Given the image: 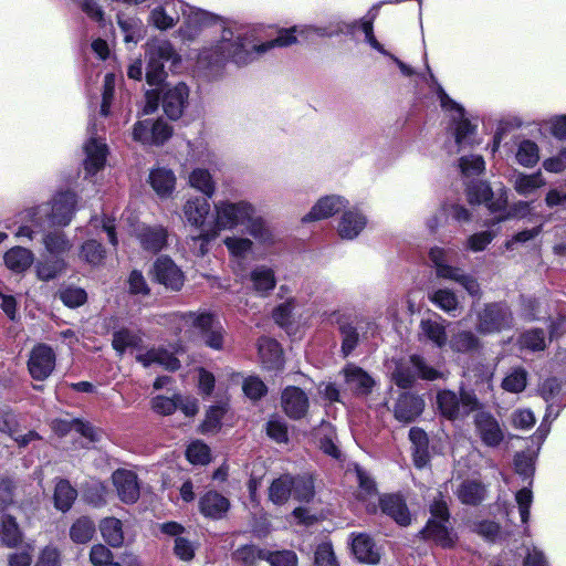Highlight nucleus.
Here are the masks:
<instances>
[{
  "label": "nucleus",
  "mask_w": 566,
  "mask_h": 566,
  "mask_svg": "<svg viewBox=\"0 0 566 566\" xmlns=\"http://www.w3.org/2000/svg\"><path fill=\"white\" fill-rule=\"evenodd\" d=\"M338 32H340V29L327 31L325 28L311 25L293 27L281 29L273 40L251 45L242 33L235 34L231 29H223L220 40L211 48L203 50L200 60L210 64H219L228 60H232L237 64H247L251 61L253 53L263 54L273 48H285L294 44L297 40L295 33L310 40L314 35L332 36Z\"/></svg>",
  "instance_id": "1"
},
{
  "label": "nucleus",
  "mask_w": 566,
  "mask_h": 566,
  "mask_svg": "<svg viewBox=\"0 0 566 566\" xmlns=\"http://www.w3.org/2000/svg\"><path fill=\"white\" fill-rule=\"evenodd\" d=\"M254 213L255 207L245 200L216 201L213 203V227L208 231H202L198 235L191 237V240L208 243L217 238L222 230H232L239 226H244Z\"/></svg>",
  "instance_id": "2"
},
{
  "label": "nucleus",
  "mask_w": 566,
  "mask_h": 566,
  "mask_svg": "<svg viewBox=\"0 0 566 566\" xmlns=\"http://www.w3.org/2000/svg\"><path fill=\"white\" fill-rule=\"evenodd\" d=\"M75 202L73 192H63L56 196L51 205H42L28 211V217L31 222H35L36 227H42V222L48 226L64 227L72 219Z\"/></svg>",
  "instance_id": "3"
},
{
  "label": "nucleus",
  "mask_w": 566,
  "mask_h": 566,
  "mask_svg": "<svg viewBox=\"0 0 566 566\" xmlns=\"http://www.w3.org/2000/svg\"><path fill=\"white\" fill-rule=\"evenodd\" d=\"M436 401L441 416L451 421L465 418L479 407L476 396L464 389H461L459 394L449 389L440 390Z\"/></svg>",
  "instance_id": "4"
},
{
  "label": "nucleus",
  "mask_w": 566,
  "mask_h": 566,
  "mask_svg": "<svg viewBox=\"0 0 566 566\" xmlns=\"http://www.w3.org/2000/svg\"><path fill=\"white\" fill-rule=\"evenodd\" d=\"M53 226L42 222V227H36L35 222H31L30 226H22L17 231L18 238H27L29 240H35L38 235H41V241L48 251V253L60 256L69 252L73 244L65 237V234L57 229L51 230Z\"/></svg>",
  "instance_id": "5"
},
{
  "label": "nucleus",
  "mask_w": 566,
  "mask_h": 566,
  "mask_svg": "<svg viewBox=\"0 0 566 566\" xmlns=\"http://www.w3.org/2000/svg\"><path fill=\"white\" fill-rule=\"evenodd\" d=\"M147 54L148 65L146 78L150 85H157L163 82L165 76V63H170V67H174L180 61L172 45L165 40H158L150 43L148 45Z\"/></svg>",
  "instance_id": "6"
},
{
  "label": "nucleus",
  "mask_w": 566,
  "mask_h": 566,
  "mask_svg": "<svg viewBox=\"0 0 566 566\" xmlns=\"http://www.w3.org/2000/svg\"><path fill=\"white\" fill-rule=\"evenodd\" d=\"M451 252V250L439 247L430 250L429 256L434 264L437 276L458 282L469 294L478 295L480 292L478 281L473 276L463 273L461 269L448 264V255Z\"/></svg>",
  "instance_id": "7"
},
{
  "label": "nucleus",
  "mask_w": 566,
  "mask_h": 566,
  "mask_svg": "<svg viewBox=\"0 0 566 566\" xmlns=\"http://www.w3.org/2000/svg\"><path fill=\"white\" fill-rule=\"evenodd\" d=\"M187 325L193 327L203 344L212 349H221L223 345V327L210 313H192L184 315Z\"/></svg>",
  "instance_id": "8"
},
{
  "label": "nucleus",
  "mask_w": 566,
  "mask_h": 566,
  "mask_svg": "<svg viewBox=\"0 0 566 566\" xmlns=\"http://www.w3.org/2000/svg\"><path fill=\"white\" fill-rule=\"evenodd\" d=\"M431 517L428 521L423 535L427 538L433 539L441 546H449L452 538L449 532V510L446 500L439 492L438 496L433 497L430 505Z\"/></svg>",
  "instance_id": "9"
},
{
  "label": "nucleus",
  "mask_w": 566,
  "mask_h": 566,
  "mask_svg": "<svg viewBox=\"0 0 566 566\" xmlns=\"http://www.w3.org/2000/svg\"><path fill=\"white\" fill-rule=\"evenodd\" d=\"M512 315L503 304H489L478 314L475 328L481 334L497 333L511 326Z\"/></svg>",
  "instance_id": "10"
},
{
  "label": "nucleus",
  "mask_w": 566,
  "mask_h": 566,
  "mask_svg": "<svg viewBox=\"0 0 566 566\" xmlns=\"http://www.w3.org/2000/svg\"><path fill=\"white\" fill-rule=\"evenodd\" d=\"M438 96L443 109L452 112V120L454 123V136L457 144L462 147L469 144V137L474 133L475 127L464 118V108L455 103L448 94L439 86Z\"/></svg>",
  "instance_id": "11"
},
{
  "label": "nucleus",
  "mask_w": 566,
  "mask_h": 566,
  "mask_svg": "<svg viewBox=\"0 0 566 566\" xmlns=\"http://www.w3.org/2000/svg\"><path fill=\"white\" fill-rule=\"evenodd\" d=\"M170 136L171 127L161 119L138 120L133 129V138L144 145H161Z\"/></svg>",
  "instance_id": "12"
},
{
  "label": "nucleus",
  "mask_w": 566,
  "mask_h": 566,
  "mask_svg": "<svg viewBox=\"0 0 566 566\" xmlns=\"http://www.w3.org/2000/svg\"><path fill=\"white\" fill-rule=\"evenodd\" d=\"M55 367V354L53 349L45 345H36L29 357L28 368L33 379L44 380Z\"/></svg>",
  "instance_id": "13"
},
{
  "label": "nucleus",
  "mask_w": 566,
  "mask_h": 566,
  "mask_svg": "<svg viewBox=\"0 0 566 566\" xmlns=\"http://www.w3.org/2000/svg\"><path fill=\"white\" fill-rule=\"evenodd\" d=\"M151 274L158 283L172 291H179L185 282L182 271L167 256H160L156 260Z\"/></svg>",
  "instance_id": "14"
},
{
  "label": "nucleus",
  "mask_w": 566,
  "mask_h": 566,
  "mask_svg": "<svg viewBox=\"0 0 566 566\" xmlns=\"http://www.w3.org/2000/svg\"><path fill=\"white\" fill-rule=\"evenodd\" d=\"M474 426L481 441L488 447L495 448L504 439L503 429L490 412H478L474 417Z\"/></svg>",
  "instance_id": "15"
},
{
  "label": "nucleus",
  "mask_w": 566,
  "mask_h": 566,
  "mask_svg": "<svg viewBox=\"0 0 566 566\" xmlns=\"http://www.w3.org/2000/svg\"><path fill=\"white\" fill-rule=\"evenodd\" d=\"M95 125L90 127L91 137L84 145V168L88 175H95L104 168L107 157V146L101 139L94 137Z\"/></svg>",
  "instance_id": "16"
},
{
  "label": "nucleus",
  "mask_w": 566,
  "mask_h": 566,
  "mask_svg": "<svg viewBox=\"0 0 566 566\" xmlns=\"http://www.w3.org/2000/svg\"><path fill=\"white\" fill-rule=\"evenodd\" d=\"M281 406L287 417L301 419L306 415L310 401L304 390L295 386H289L282 392Z\"/></svg>",
  "instance_id": "17"
},
{
  "label": "nucleus",
  "mask_w": 566,
  "mask_h": 566,
  "mask_svg": "<svg viewBox=\"0 0 566 566\" xmlns=\"http://www.w3.org/2000/svg\"><path fill=\"white\" fill-rule=\"evenodd\" d=\"M210 211L211 206L209 201L200 197L189 198L182 206V214L186 222L189 226L199 229L200 232L209 230L205 229V224Z\"/></svg>",
  "instance_id": "18"
},
{
  "label": "nucleus",
  "mask_w": 566,
  "mask_h": 566,
  "mask_svg": "<svg viewBox=\"0 0 566 566\" xmlns=\"http://www.w3.org/2000/svg\"><path fill=\"white\" fill-rule=\"evenodd\" d=\"M118 497L125 503H135L139 497L137 475L129 470H116L112 475Z\"/></svg>",
  "instance_id": "19"
},
{
  "label": "nucleus",
  "mask_w": 566,
  "mask_h": 566,
  "mask_svg": "<svg viewBox=\"0 0 566 566\" xmlns=\"http://www.w3.org/2000/svg\"><path fill=\"white\" fill-rule=\"evenodd\" d=\"M189 91L185 83L167 87L163 96V108L168 117L177 119L182 115L188 101Z\"/></svg>",
  "instance_id": "20"
},
{
  "label": "nucleus",
  "mask_w": 566,
  "mask_h": 566,
  "mask_svg": "<svg viewBox=\"0 0 566 566\" xmlns=\"http://www.w3.org/2000/svg\"><path fill=\"white\" fill-rule=\"evenodd\" d=\"M252 291L261 296H268L276 286L275 272L272 268L261 264L254 266L248 274Z\"/></svg>",
  "instance_id": "21"
},
{
  "label": "nucleus",
  "mask_w": 566,
  "mask_h": 566,
  "mask_svg": "<svg viewBox=\"0 0 566 566\" xmlns=\"http://www.w3.org/2000/svg\"><path fill=\"white\" fill-rule=\"evenodd\" d=\"M137 239L143 250L158 253L167 245L168 231L163 226H144L138 230Z\"/></svg>",
  "instance_id": "22"
},
{
  "label": "nucleus",
  "mask_w": 566,
  "mask_h": 566,
  "mask_svg": "<svg viewBox=\"0 0 566 566\" xmlns=\"http://www.w3.org/2000/svg\"><path fill=\"white\" fill-rule=\"evenodd\" d=\"M424 408V401L419 396L409 392L402 394L395 406V417L397 420L408 423L421 415Z\"/></svg>",
  "instance_id": "23"
},
{
  "label": "nucleus",
  "mask_w": 566,
  "mask_h": 566,
  "mask_svg": "<svg viewBox=\"0 0 566 566\" xmlns=\"http://www.w3.org/2000/svg\"><path fill=\"white\" fill-rule=\"evenodd\" d=\"M347 203L348 201L340 196L323 197L313 206L311 211L303 217V221H316L329 218L342 208L346 207Z\"/></svg>",
  "instance_id": "24"
},
{
  "label": "nucleus",
  "mask_w": 566,
  "mask_h": 566,
  "mask_svg": "<svg viewBox=\"0 0 566 566\" xmlns=\"http://www.w3.org/2000/svg\"><path fill=\"white\" fill-rule=\"evenodd\" d=\"M229 500L216 491H209L200 497V512L209 518L219 520L228 512Z\"/></svg>",
  "instance_id": "25"
},
{
  "label": "nucleus",
  "mask_w": 566,
  "mask_h": 566,
  "mask_svg": "<svg viewBox=\"0 0 566 566\" xmlns=\"http://www.w3.org/2000/svg\"><path fill=\"white\" fill-rule=\"evenodd\" d=\"M136 359L144 367L158 365L168 370H177L180 367L179 360L171 353L161 347L150 348L146 353L138 354Z\"/></svg>",
  "instance_id": "26"
},
{
  "label": "nucleus",
  "mask_w": 566,
  "mask_h": 566,
  "mask_svg": "<svg viewBox=\"0 0 566 566\" xmlns=\"http://www.w3.org/2000/svg\"><path fill=\"white\" fill-rule=\"evenodd\" d=\"M149 184L160 198L169 197L176 187V176L171 169L158 167L150 171Z\"/></svg>",
  "instance_id": "27"
},
{
  "label": "nucleus",
  "mask_w": 566,
  "mask_h": 566,
  "mask_svg": "<svg viewBox=\"0 0 566 566\" xmlns=\"http://www.w3.org/2000/svg\"><path fill=\"white\" fill-rule=\"evenodd\" d=\"M366 224L367 220L364 214L357 210H348L343 213L337 231L340 238L352 240L363 231Z\"/></svg>",
  "instance_id": "28"
},
{
  "label": "nucleus",
  "mask_w": 566,
  "mask_h": 566,
  "mask_svg": "<svg viewBox=\"0 0 566 566\" xmlns=\"http://www.w3.org/2000/svg\"><path fill=\"white\" fill-rule=\"evenodd\" d=\"M352 551L356 558L363 563L377 564L380 554L374 541L367 534H357L352 542Z\"/></svg>",
  "instance_id": "29"
},
{
  "label": "nucleus",
  "mask_w": 566,
  "mask_h": 566,
  "mask_svg": "<svg viewBox=\"0 0 566 566\" xmlns=\"http://www.w3.org/2000/svg\"><path fill=\"white\" fill-rule=\"evenodd\" d=\"M418 335L420 340L431 342L439 348H443L448 343L446 326L436 319H421Z\"/></svg>",
  "instance_id": "30"
},
{
  "label": "nucleus",
  "mask_w": 566,
  "mask_h": 566,
  "mask_svg": "<svg viewBox=\"0 0 566 566\" xmlns=\"http://www.w3.org/2000/svg\"><path fill=\"white\" fill-rule=\"evenodd\" d=\"M381 510L398 524L406 526L410 523V514L403 500L398 495H385L379 499Z\"/></svg>",
  "instance_id": "31"
},
{
  "label": "nucleus",
  "mask_w": 566,
  "mask_h": 566,
  "mask_svg": "<svg viewBox=\"0 0 566 566\" xmlns=\"http://www.w3.org/2000/svg\"><path fill=\"white\" fill-rule=\"evenodd\" d=\"M346 382L350 390L358 395H368L374 386L373 378L356 366H348L344 370Z\"/></svg>",
  "instance_id": "32"
},
{
  "label": "nucleus",
  "mask_w": 566,
  "mask_h": 566,
  "mask_svg": "<svg viewBox=\"0 0 566 566\" xmlns=\"http://www.w3.org/2000/svg\"><path fill=\"white\" fill-rule=\"evenodd\" d=\"M3 259L9 270L21 273L31 266L34 255L29 249L14 247L6 252Z\"/></svg>",
  "instance_id": "33"
},
{
  "label": "nucleus",
  "mask_w": 566,
  "mask_h": 566,
  "mask_svg": "<svg viewBox=\"0 0 566 566\" xmlns=\"http://www.w3.org/2000/svg\"><path fill=\"white\" fill-rule=\"evenodd\" d=\"M247 232L260 244L272 245L275 242V237L271 228L260 216H251V219L244 224Z\"/></svg>",
  "instance_id": "34"
},
{
  "label": "nucleus",
  "mask_w": 566,
  "mask_h": 566,
  "mask_svg": "<svg viewBox=\"0 0 566 566\" xmlns=\"http://www.w3.org/2000/svg\"><path fill=\"white\" fill-rule=\"evenodd\" d=\"M259 354L262 363L268 368H280L282 365V350L279 343L269 337L259 340Z\"/></svg>",
  "instance_id": "35"
},
{
  "label": "nucleus",
  "mask_w": 566,
  "mask_h": 566,
  "mask_svg": "<svg viewBox=\"0 0 566 566\" xmlns=\"http://www.w3.org/2000/svg\"><path fill=\"white\" fill-rule=\"evenodd\" d=\"M545 179L541 172H518L513 180L515 191L521 196H530L541 187L545 186Z\"/></svg>",
  "instance_id": "36"
},
{
  "label": "nucleus",
  "mask_w": 566,
  "mask_h": 566,
  "mask_svg": "<svg viewBox=\"0 0 566 566\" xmlns=\"http://www.w3.org/2000/svg\"><path fill=\"white\" fill-rule=\"evenodd\" d=\"M99 531L105 542L113 546L119 547L124 543L123 524L118 518L105 517L99 523Z\"/></svg>",
  "instance_id": "37"
},
{
  "label": "nucleus",
  "mask_w": 566,
  "mask_h": 566,
  "mask_svg": "<svg viewBox=\"0 0 566 566\" xmlns=\"http://www.w3.org/2000/svg\"><path fill=\"white\" fill-rule=\"evenodd\" d=\"M218 17L197 8H190L186 14L187 29L185 33L188 36H193L201 28L210 25L217 21Z\"/></svg>",
  "instance_id": "38"
},
{
  "label": "nucleus",
  "mask_w": 566,
  "mask_h": 566,
  "mask_svg": "<svg viewBox=\"0 0 566 566\" xmlns=\"http://www.w3.org/2000/svg\"><path fill=\"white\" fill-rule=\"evenodd\" d=\"M293 476L285 474L272 482L269 489L270 500L277 505L284 504L293 494Z\"/></svg>",
  "instance_id": "39"
},
{
  "label": "nucleus",
  "mask_w": 566,
  "mask_h": 566,
  "mask_svg": "<svg viewBox=\"0 0 566 566\" xmlns=\"http://www.w3.org/2000/svg\"><path fill=\"white\" fill-rule=\"evenodd\" d=\"M455 353L467 354L480 347L479 338L470 331L454 333L447 343Z\"/></svg>",
  "instance_id": "40"
},
{
  "label": "nucleus",
  "mask_w": 566,
  "mask_h": 566,
  "mask_svg": "<svg viewBox=\"0 0 566 566\" xmlns=\"http://www.w3.org/2000/svg\"><path fill=\"white\" fill-rule=\"evenodd\" d=\"M77 496V491L70 484L67 480H60L54 490L55 507L62 512L71 509Z\"/></svg>",
  "instance_id": "41"
},
{
  "label": "nucleus",
  "mask_w": 566,
  "mask_h": 566,
  "mask_svg": "<svg viewBox=\"0 0 566 566\" xmlns=\"http://www.w3.org/2000/svg\"><path fill=\"white\" fill-rule=\"evenodd\" d=\"M94 522L86 517L77 518L70 528V537L76 544H85L90 542L95 534Z\"/></svg>",
  "instance_id": "42"
},
{
  "label": "nucleus",
  "mask_w": 566,
  "mask_h": 566,
  "mask_svg": "<svg viewBox=\"0 0 566 566\" xmlns=\"http://www.w3.org/2000/svg\"><path fill=\"white\" fill-rule=\"evenodd\" d=\"M142 337L139 334L122 328L113 334V348L122 355L126 349H135L139 347Z\"/></svg>",
  "instance_id": "43"
},
{
  "label": "nucleus",
  "mask_w": 566,
  "mask_h": 566,
  "mask_svg": "<svg viewBox=\"0 0 566 566\" xmlns=\"http://www.w3.org/2000/svg\"><path fill=\"white\" fill-rule=\"evenodd\" d=\"M0 538L8 547H15L22 541V533L15 520L6 515L0 523Z\"/></svg>",
  "instance_id": "44"
},
{
  "label": "nucleus",
  "mask_w": 566,
  "mask_h": 566,
  "mask_svg": "<svg viewBox=\"0 0 566 566\" xmlns=\"http://www.w3.org/2000/svg\"><path fill=\"white\" fill-rule=\"evenodd\" d=\"M223 244L231 256L245 259L253 251L254 243L249 238L229 235L223 239Z\"/></svg>",
  "instance_id": "45"
},
{
  "label": "nucleus",
  "mask_w": 566,
  "mask_h": 566,
  "mask_svg": "<svg viewBox=\"0 0 566 566\" xmlns=\"http://www.w3.org/2000/svg\"><path fill=\"white\" fill-rule=\"evenodd\" d=\"M66 262L62 258L41 261L36 264V276L41 281H51L61 275L66 269Z\"/></svg>",
  "instance_id": "46"
},
{
  "label": "nucleus",
  "mask_w": 566,
  "mask_h": 566,
  "mask_svg": "<svg viewBox=\"0 0 566 566\" xmlns=\"http://www.w3.org/2000/svg\"><path fill=\"white\" fill-rule=\"evenodd\" d=\"M189 184L207 197H212L216 190L214 181L207 169L196 168L189 175Z\"/></svg>",
  "instance_id": "47"
},
{
  "label": "nucleus",
  "mask_w": 566,
  "mask_h": 566,
  "mask_svg": "<svg viewBox=\"0 0 566 566\" xmlns=\"http://www.w3.org/2000/svg\"><path fill=\"white\" fill-rule=\"evenodd\" d=\"M457 494L462 503L476 505L484 499V488L478 482L465 481L460 485Z\"/></svg>",
  "instance_id": "48"
},
{
  "label": "nucleus",
  "mask_w": 566,
  "mask_h": 566,
  "mask_svg": "<svg viewBox=\"0 0 566 566\" xmlns=\"http://www.w3.org/2000/svg\"><path fill=\"white\" fill-rule=\"evenodd\" d=\"M410 364L417 371L418 376L423 380L433 381L446 378V374L442 370L431 366L423 357L419 355L410 356Z\"/></svg>",
  "instance_id": "49"
},
{
  "label": "nucleus",
  "mask_w": 566,
  "mask_h": 566,
  "mask_svg": "<svg viewBox=\"0 0 566 566\" xmlns=\"http://www.w3.org/2000/svg\"><path fill=\"white\" fill-rule=\"evenodd\" d=\"M117 23L124 33V41L126 43H137L143 36V23L139 19L127 18L122 14L117 17Z\"/></svg>",
  "instance_id": "50"
},
{
  "label": "nucleus",
  "mask_w": 566,
  "mask_h": 566,
  "mask_svg": "<svg viewBox=\"0 0 566 566\" xmlns=\"http://www.w3.org/2000/svg\"><path fill=\"white\" fill-rule=\"evenodd\" d=\"M431 302L440 310L455 316L454 312L459 308V300L450 290H437L430 295Z\"/></svg>",
  "instance_id": "51"
},
{
  "label": "nucleus",
  "mask_w": 566,
  "mask_h": 566,
  "mask_svg": "<svg viewBox=\"0 0 566 566\" xmlns=\"http://www.w3.org/2000/svg\"><path fill=\"white\" fill-rule=\"evenodd\" d=\"M527 384V373L523 368H514L502 380V388L505 391L518 394L522 392Z\"/></svg>",
  "instance_id": "52"
},
{
  "label": "nucleus",
  "mask_w": 566,
  "mask_h": 566,
  "mask_svg": "<svg viewBox=\"0 0 566 566\" xmlns=\"http://www.w3.org/2000/svg\"><path fill=\"white\" fill-rule=\"evenodd\" d=\"M268 551L260 549L255 545H244L233 553V558L245 566H252L258 560L266 558Z\"/></svg>",
  "instance_id": "53"
},
{
  "label": "nucleus",
  "mask_w": 566,
  "mask_h": 566,
  "mask_svg": "<svg viewBox=\"0 0 566 566\" xmlns=\"http://www.w3.org/2000/svg\"><path fill=\"white\" fill-rule=\"evenodd\" d=\"M539 159L538 147L534 142L523 140L516 151V160L525 167H533Z\"/></svg>",
  "instance_id": "54"
},
{
  "label": "nucleus",
  "mask_w": 566,
  "mask_h": 566,
  "mask_svg": "<svg viewBox=\"0 0 566 566\" xmlns=\"http://www.w3.org/2000/svg\"><path fill=\"white\" fill-rule=\"evenodd\" d=\"M81 259L92 265H98L105 258V250L102 244L95 240H87L82 247L80 252Z\"/></svg>",
  "instance_id": "55"
},
{
  "label": "nucleus",
  "mask_w": 566,
  "mask_h": 566,
  "mask_svg": "<svg viewBox=\"0 0 566 566\" xmlns=\"http://www.w3.org/2000/svg\"><path fill=\"white\" fill-rule=\"evenodd\" d=\"M518 344L521 348L530 350H543L546 346L545 336L541 329H531L520 336Z\"/></svg>",
  "instance_id": "56"
},
{
  "label": "nucleus",
  "mask_w": 566,
  "mask_h": 566,
  "mask_svg": "<svg viewBox=\"0 0 566 566\" xmlns=\"http://www.w3.org/2000/svg\"><path fill=\"white\" fill-rule=\"evenodd\" d=\"M293 495L298 501L308 502L314 496V482L311 476L293 478Z\"/></svg>",
  "instance_id": "57"
},
{
  "label": "nucleus",
  "mask_w": 566,
  "mask_h": 566,
  "mask_svg": "<svg viewBox=\"0 0 566 566\" xmlns=\"http://www.w3.org/2000/svg\"><path fill=\"white\" fill-rule=\"evenodd\" d=\"M492 196V189L485 182L472 184L468 188V198L471 203H489Z\"/></svg>",
  "instance_id": "58"
},
{
  "label": "nucleus",
  "mask_w": 566,
  "mask_h": 566,
  "mask_svg": "<svg viewBox=\"0 0 566 566\" xmlns=\"http://www.w3.org/2000/svg\"><path fill=\"white\" fill-rule=\"evenodd\" d=\"M151 408L155 412L163 416L174 413L178 409L177 395H174L172 397L161 395L154 397L151 399Z\"/></svg>",
  "instance_id": "59"
},
{
  "label": "nucleus",
  "mask_w": 566,
  "mask_h": 566,
  "mask_svg": "<svg viewBox=\"0 0 566 566\" xmlns=\"http://www.w3.org/2000/svg\"><path fill=\"white\" fill-rule=\"evenodd\" d=\"M186 454L193 464H206L210 461L209 447L200 441L192 442L188 447Z\"/></svg>",
  "instance_id": "60"
},
{
  "label": "nucleus",
  "mask_w": 566,
  "mask_h": 566,
  "mask_svg": "<svg viewBox=\"0 0 566 566\" xmlns=\"http://www.w3.org/2000/svg\"><path fill=\"white\" fill-rule=\"evenodd\" d=\"M314 566H338V562L329 543H322L316 547Z\"/></svg>",
  "instance_id": "61"
},
{
  "label": "nucleus",
  "mask_w": 566,
  "mask_h": 566,
  "mask_svg": "<svg viewBox=\"0 0 566 566\" xmlns=\"http://www.w3.org/2000/svg\"><path fill=\"white\" fill-rule=\"evenodd\" d=\"M60 300L69 307H77L85 303L86 292L80 287H67L59 293Z\"/></svg>",
  "instance_id": "62"
},
{
  "label": "nucleus",
  "mask_w": 566,
  "mask_h": 566,
  "mask_svg": "<svg viewBox=\"0 0 566 566\" xmlns=\"http://www.w3.org/2000/svg\"><path fill=\"white\" fill-rule=\"evenodd\" d=\"M392 380L398 387L407 389L413 386L416 376L409 366L405 364H397L392 373Z\"/></svg>",
  "instance_id": "63"
},
{
  "label": "nucleus",
  "mask_w": 566,
  "mask_h": 566,
  "mask_svg": "<svg viewBox=\"0 0 566 566\" xmlns=\"http://www.w3.org/2000/svg\"><path fill=\"white\" fill-rule=\"evenodd\" d=\"M265 560L271 566H297V556L292 551L268 552Z\"/></svg>",
  "instance_id": "64"
}]
</instances>
